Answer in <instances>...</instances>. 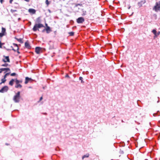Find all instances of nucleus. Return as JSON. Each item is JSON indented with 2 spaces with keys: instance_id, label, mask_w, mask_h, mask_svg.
Listing matches in <instances>:
<instances>
[{
  "instance_id": "1",
  "label": "nucleus",
  "mask_w": 160,
  "mask_h": 160,
  "mask_svg": "<svg viewBox=\"0 0 160 160\" xmlns=\"http://www.w3.org/2000/svg\"><path fill=\"white\" fill-rule=\"evenodd\" d=\"M142 134L143 136V138L141 141V148L144 147L147 145V143L145 140V138H146L147 133L146 132H142Z\"/></svg>"
},
{
  "instance_id": "2",
  "label": "nucleus",
  "mask_w": 160,
  "mask_h": 160,
  "mask_svg": "<svg viewBox=\"0 0 160 160\" xmlns=\"http://www.w3.org/2000/svg\"><path fill=\"white\" fill-rule=\"evenodd\" d=\"M20 92H18L14 96L13 100L15 102L18 103L20 101Z\"/></svg>"
},
{
  "instance_id": "3",
  "label": "nucleus",
  "mask_w": 160,
  "mask_h": 160,
  "mask_svg": "<svg viewBox=\"0 0 160 160\" xmlns=\"http://www.w3.org/2000/svg\"><path fill=\"white\" fill-rule=\"evenodd\" d=\"M152 9L156 12L160 11V1L158 2H156L155 5L153 7Z\"/></svg>"
},
{
  "instance_id": "4",
  "label": "nucleus",
  "mask_w": 160,
  "mask_h": 160,
  "mask_svg": "<svg viewBox=\"0 0 160 160\" xmlns=\"http://www.w3.org/2000/svg\"><path fill=\"white\" fill-rule=\"evenodd\" d=\"M44 26L43 24L41 23H36L34 25L32 29L34 31H36L37 30L39 31V29L38 28H40L41 27H44Z\"/></svg>"
},
{
  "instance_id": "5",
  "label": "nucleus",
  "mask_w": 160,
  "mask_h": 160,
  "mask_svg": "<svg viewBox=\"0 0 160 160\" xmlns=\"http://www.w3.org/2000/svg\"><path fill=\"white\" fill-rule=\"evenodd\" d=\"M43 48L40 47H36L35 52L37 54H39L42 52Z\"/></svg>"
},
{
  "instance_id": "6",
  "label": "nucleus",
  "mask_w": 160,
  "mask_h": 160,
  "mask_svg": "<svg viewBox=\"0 0 160 160\" xmlns=\"http://www.w3.org/2000/svg\"><path fill=\"white\" fill-rule=\"evenodd\" d=\"M8 87L7 86H5L3 87L0 90V92L3 93L4 92H5L7 91L8 90Z\"/></svg>"
},
{
  "instance_id": "7",
  "label": "nucleus",
  "mask_w": 160,
  "mask_h": 160,
  "mask_svg": "<svg viewBox=\"0 0 160 160\" xmlns=\"http://www.w3.org/2000/svg\"><path fill=\"white\" fill-rule=\"evenodd\" d=\"M84 21V19L83 17H79L77 19V22L78 23H82Z\"/></svg>"
},
{
  "instance_id": "8",
  "label": "nucleus",
  "mask_w": 160,
  "mask_h": 160,
  "mask_svg": "<svg viewBox=\"0 0 160 160\" xmlns=\"http://www.w3.org/2000/svg\"><path fill=\"white\" fill-rule=\"evenodd\" d=\"M5 59L3 60V61L4 62H10L9 57L8 56L5 57Z\"/></svg>"
},
{
  "instance_id": "9",
  "label": "nucleus",
  "mask_w": 160,
  "mask_h": 160,
  "mask_svg": "<svg viewBox=\"0 0 160 160\" xmlns=\"http://www.w3.org/2000/svg\"><path fill=\"white\" fill-rule=\"evenodd\" d=\"M28 12L32 14H35L36 12V10L30 8L28 10Z\"/></svg>"
},
{
  "instance_id": "10",
  "label": "nucleus",
  "mask_w": 160,
  "mask_h": 160,
  "mask_svg": "<svg viewBox=\"0 0 160 160\" xmlns=\"http://www.w3.org/2000/svg\"><path fill=\"white\" fill-rule=\"evenodd\" d=\"M32 80L31 78H29L28 77H26L25 78V83L27 84L30 81Z\"/></svg>"
},
{
  "instance_id": "11",
  "label": "nucleus",
  "mask_w": 160,
  "mask_h": 160,
  "mask_svg": "<svg viewBox=\"0 0 160 160\" xmlns=\"http://www.w3.org/2000/svg\"><path fill=\"white\" fill-rule=\"evenodd\" d=\"M25 46L26 48H27L29 49L31 48V47L30 46L28 43L27 42H26L25 43Z\"/></svg>"
},
{
  "instance_id": "12",
  "label": "nucleus",
  "mask_w": 160,
  "mask_h": 160,
  "mask_svg": "<svg viewBox=\"0 0 160 160\" xmlns=\"http://www.w3.org/2000/svg\"><path fill=\"white\" fill-rule=\"evenodd\" d=\"M45 30L47 32V33H49L50 31H51L50 28L48 26H47V28L45 29Z\"/></svg>"
},
{
  "instance_id": "13",
  "label": "nucleus",
  "mask_w": 160,
  "mask_h": 160,
  "mask_svg": "<svg viewBox=\"0 0 160 160\" xmlns=\"http://www.w3.org/2000/svg\"><path fill=\"white\" fill-rule=\"evenodd\" d=\"M2 33L4 34L5 35L6 34V29L5 28L2 27Z\"/></svg>"
},
{
  "instance_id": "14",
  "label": "nucleus",
  "mask_w": 160,
  "mask_h": 160,
  "mask_svg": "<svg viewBox=\"0 0 160 160\" xmlns=\"http://www.w3.org/2000/svg\"><path fill=\"white\" fill-rule=\"evenodd\" d=\"M22 87V86L19 84V83H18V84H16V85L15 86V87L17 88H21Z\"/></svg>"
},
{
  "instance_id": "15",
  "label": "nucleus",
  "mask_w": 160,
  "mask_h": 160,
  "mask_svg": "<svg viewBox=\"0 0 160 160\" xmlns=\"http://www.w3.org/2000/svg\"><path fill=\"white\" fill-rule=\"evenodd\" d=\"M14 81V79H12L9 82V84L11 86H12L13 84V82Z\"/></svg>"
},
{
  "instance_id": "16",
  "label": "nucleus",
  "mask_w": 160,
  "mask_h": 160,
  "mask_svg": "<svg viewBox=\"0 0 160 160\" xmlns=\"http://www.w3.org/2000/svg\"><path fill=\"white\" fill-rule=\"evenodd\" d=\"M89 154L88 153H87L86 155H84L82 157V159H84V158H88V157L89 156Z\"/></svg>"
},
{
  "instance_id": "17",
  "label": "nucleus",
  "mask_w": 160,
  "mask_h": 160,
  "mask_svg": "<svg viewBox=\"0 0 160 160\" xmlns=\"http://www.w3.org/2000/svg\"><path fill=\"white\" fill-rule=\"evenodd\" d=\"M15 39H17L20 43H23V42L22 41V38H15Z\"/></svg>"
},
{
  "instance_id": "18",
  "label": "nucleus",
  "mask_w": 160,
  "mask_h": 160,
  "mask_svg": "<svg viewBox=\"0 0 160 160\" xmlns=\"http://www.w3.org/2000/svg\"><path fill=\"white\" fill-rule=\"evenodd\" d=\"M6 81V79H5L4 78L2 79H1V81H2V82L0 83V85H1L2 83H4Z\"/></svg>"
},
{
  "instance_id": "19",
  "label": "nucleus",
  "mask_w": 160,
  "mask_h": 160,
  "mask_svg": "<svg viewBox=\"0 0 160 160\" xmlns=\"http://www.w3.org/2000/svg\"><path fill=\"white\" fill-rule=\"evenodd\" d=\"M152 32L154 34L156 37H157V31L155 29H153L152 31Z\"/></svg>"
},
{
  "instance_id": "20",
  "label": "nucleus",
  "mask_w": 160,
  "mask_h": 160,
  "mask_svg": "<svg viewBox=\"0 0 160 160\" xmlns=\"http://www.w3.org/2000/svg\"><path fill=\"white\" fill-rule=\"evenodd\" d=\"M15 82L16 84H18V83H21L22 82V81H19L17 79L16 80Z\"/></svg>"
},
{
  "instance_id": "21",
  "label": "nucleus",
  "mask_w": 160,
  "mask_h": 160,
  "mask_svg": "<svg viewBox=\"0 0 160 160\" xmlns=\"http://www.w3.org/2000/svg\"><path fill=\"white\" fill-rule=\"evenodd\" d=\"M40 18L39 17L38 18L36 19V22L37 23H39L40 22Z\"/></svg>"
},
{
  "instance_id": "22",
  "label": "nucleus",
  "mask_w": 160,
  "mask_h": 160,
  "mask_svg": "<svg viewBox=\"0 0 160 160\" xmlns=\"http://www.w3.org/2000/svg\"><path fill=\"white\" fill-rule=\"evenodd\" d=\"M10 70L9 68H7L6 70V71L5 72V73H6L7 72H10Z\"/></svg>"
},
{
  "instance_id": "23",
  "label": "nucleus",
  "mask_w": 160,
  "mask_h": 160,
  "mask_svg": "<svg viewBox=\"0 0 160 160\" xmlns=\"http://www.w3.org/2000/svg\"><path fill=\"white\" fill-rule=\"evenodd\" d=\"M46 3L47 6H48L49 4V3L48 1V0H46Z\"/></svg>"
},
{
  "instance_id": "24",
  "label": "nucleus",
  "mask_w": 160,
  "mask_h": 160,
  "mask_svg": "<svg viewBox=\"0 0 160 160\" xmlns=\"http://www.w3.org/2000/svg\"><path fill=\"white\" fill-rule=\"evenodd\" d=\"M70 36H73L74 35V32H71L69 33Z\"/></svg>"
},
{
  "instance_id": "25",
  "label": "nucleus",
  "mask_w": 160,
  "mask_h": 160,
  "mask_svg": "<svg viewBox=\"0 0 160 160\" xmlns=\"http://www.w3.org/2000/svg\"><path fill=\"white\" fill-rule=\"evenodd\" d=\"M5 35L4 34H3V33H0V37H3V36Z\"/></svg>"
},
{
  "instance_id": "26",
  "label": "nucleus",
  "mask_w": 160,
  "mask_h": 160,
  "mask_svg": "<svg viewBox=\"0 0 160 160\" xmlns=\"http://www.w3.org/2000/svg\"><path fill=\"white\" fill-rule=\"evenodd\" d=\"M13 45H14L15 46H16V47L17 49L18 50L19 48H18V47L17 44H16L14 43Z\"/></svg>"
},
{
  "instance_id": "27",
  "label": "nucleus",
  "mask_w": 160,
  "mask_h": 160,
  "mask_svg": "<svg viewBox=\"0 0 160 160\" xmlns=\"http://www.w3.org/2000/svg\"><path fill=\"white\" fill-rule=\"evenodd\" d=\"M15 75L16 73H13L11 74V75L12 76H14Z\"/></svg>"
},
{
  "instance_id": "28",
  "label": "nucleus",
  "mask_w": 160,
  "mask_h": 160,
  "mask_svg": "<svg viewBox=\"0 0 160 160\" xmlns=\"http://www.w3.org/2000/svg\"><path fill=\"white\" fill-rule=\"evenodd\" d=\"M8 65V64H2V66H4V67H7V66Z\"/></svg>"
},
{
  "instance_id": "29",
  "label": "nucleus",
  "mask_w": 160,
  "mask_h": 160,
  "mask_svg": "<svg viewBox=\"0 0 160 160\" xmlns=\"http://www.w3.org/2000/svg\"><path fill=\"white\" fill-rule=\"evenodd\" d=\"M10 72H8L6 73V74L5 75H6V76H8L10 74Z\"/></svg>"
},
{
  "instance_id": "30",
  "label": "nucleus",
  "mask_w": 160,
  "mask_h": 160,
  "mask_svg": "<svg viewBox=\"0 0 160 160\" xmlns=\"http://www.w3.org/2000/svg\"><path fill=\"white\" fill-rule=\"evenodd\" d=\"M79 78L80 80H81V82L82 83V79L83 78H82V77H80Z\"/></svg>"
},
{
  "instance_id": "31",
  "label": "nucleus",
  "mask_w": 160,
  "mask_h": 160,
  "mask_svg": "<svg viewBox=\"0 0 160 160\" xmlns=\"http://www.w3.org/2000/svg\"><path fill=\"white\" fill-rule=\"evenodd\" d=\"M145 2V1L144 0L143 1H141V3L142 4H144Z\"/></svg>"
},
{
  "instance_id": "32",
  "label": "nucleus",
  "mask_w": 160,
  "mask_h": 160,
  "mask_svg": "<svg viewBox=\"0 0 160 160\" xmlns=\"http://www.w3.org/2000/svg\"><path fill=\"white\" fill-rule=\"evenodd\" d=\"M6 68H2V71H6Z\"/></svg>"
},
{
  "instance_id": "33",
  "label": "nucleus",
  "mask_w": 160,
  "mask_h": 160,
  "mask_svg": "<svg viewBox=\"0 0 160 160\" xmlns=\"http://www.w3.org/2000/svg\"><path fill=\"white\" fill-rule=\"evenodd\" d=\"M3 44V43H1L0 42V48H2V46Z\"/></svg>"
},
{
  "instance_id": "34",
  "label": "nucleus",
  "mask_w": 160,
  "mask_h": 160,
  "mask_svg": "<svg viewBox=\"0 0 160 160\" xmlns=\"http://www.w3.org/2000/svg\"><path fill=\"white\" fill-rule=\"evenodd\" d=\"M120 152L121 153V154H123V151L122 150H120Z\"/></svg>"
},
{
  "instance_id": "35",
  "label": "nucleus",
  "mask_w": 160,
  "mask_h": 160,
  "mask_svg": "<svg viewBox=\"0 0 160 160\" xmlns=\"http://www.w3.org/2000/svg\"><path fill=\"white\" fill-rule=\"evenodd\" d=\"M160 34V32H159L157 33V37Z\"/></svg>"
},
{
  "instance_id": "36",
  "label": "nucleus",
  "mask_w": 160,
  "mask_h": 160,
  "mask_svg": "<svg viewBox=\"0 0 160 160\" xmlns=\"http://www.w3.org/2000/svg\"><path fill=\"white\" fill-rule=\"evenodd\" d=\"M13 0H10L9 1L10 3H12Z\"/></svg>"
},
{
  "instance_id": "37",
  "label": "nucleus",
  "mask_w": 160,
  "mask_h": 160,
  "mask_svg": "<svg viewBox=\"0 0 160 160\" xmlns=\"http://www.w3.org/2000/svg\"><path fill=\"white\" fill-rule=\"evenodd\" d=\"M7 76H6L5 75H4V78H3L6 79V78L7 77Z\"/></svg>"
},
{
  "instance_id": "38",
  "label": "nucleus",
  "mask_w": 160,
  "mask_h": 160,
  "mask_svg": "<svg viewBox=\"0 0 160 160\" xmlns=\"http://www.w3.org/2000/svg\"><path fill=\"white\" fill-rule=\"evenodd\" d=\"M42 97H41L40 98V101H41V100H42Z\"/></svg>"
},
{
  "instance_id": "39",
  "label": "nucleus",
  "mask_w": 160,
  "mask_h": 160,
  "mask_svg": "<svg viewBox=\"0 0 160 160\" xmlns=\"http://www.w3.org/2000/svg\"><path fill=\"white\" fill-rule=\"evenodd\" d=\"M2 68L1 69H0V73H1L2 72Z\"/></svg>"
},
{
  "instance_id": "40",
  "label": "nucleus",
  "mask_w": 160,
  "mask_h": 160,
  "mask_svg": "<svg viewBox=\"0 0 160 160\" xmlns=\"http://www.w3.org/2000/svg\"><path fill=\"white\" fill-rule=\"evenodd\" d=\"M24 1L27 2H29V0H24Z\"/></svg>"
},
{
  "instance_id": "41",
  "label": "nucleus",
  "mask_w": 160,
  "mask_h": 160,
  "mask_svg": "<svg viewBox=\"0 0 160 160\" xmlns=\"http://www.w3.org/2000/svg\"><path fill=\"white\" fill-rule=\"evenodd\" d=\"M65 77H69V76H68V75H66V76H65Z\"/></svg>"
},
{
  "instance_id": "42",
  "label": "nucleus",
  "mask_w": 160,
  "mask_h": 160,
  "mask_svg": "<svg viewBox=\"0 0 160 160\" xmlns=\"http://www.w3.org/2000/svg\"><path fill=\"white\" fill-rule=\"evenodd\" d=\"M45 25H46V26L47 27V26H48V24H47V23H45Z\"/></svg>"
},
{
  "instance_id": "43",
  "label": "nucleus",
  "mask_w": 160,
  "mask_h": 160,
  "mask_svg": "<svg viewBox=\"0 0 160 160\" xmlns=\"http://www.w3.org/2000/svg\"><path fill=\"white\" fill-rule=\"evenodd\" d=\"M45 30V29H43L42 31V32H43Z\"/></svg>"
},
{
  "instance_id": "44",
  "label": "nucleus",
  "mask_w": 160,
  "mask_h": 160,
  "mask_svg": "<svg viewBox=\"0 0 160 160\" xmlns=\"http://www.w3.org/2000/svg\"><path fill=\"white\" fill-rule=\"evenodd\" d=\"M12 50L14 51H15L16 50L14 49H12Z\"/></svg>"
},
{
  "instance_id": "45",
  "label": "nucleus",
  "mask_w": 160,
  "mask_h": 160,
  "mask_svg": "<svg viewBox=\"0 0 160 160\" xmlns=\"http://www.w3.org/2000/svg\"><path fill=\"white\" fill-rule=\"evenodd\" d=\"M12 50L14 51H15L16 50L14 49H12Z\"/></svg>"
},
{
  "instance_id": "46",
  "label": "nucleus",
  "mask_w": 160,
  "mask_h": 160,
  "mask_svg": "<svg viewBox=\"0 0 160 160\" xmlns=\"http://www.w3.org/2000/svg\"><path fill=\"white\" fill-rule=\"evenodd\" d=\"M142 119H143V118H144V116H142Z\"/></svg>"
},
{
  "instance_id": "47",
  "label": "nucleus",
  "mask_w": 160,
  "mask_h": 160,
  "mask_svg": "<svg viewBox=\"0 0 160 160\" xmlns=\"http://www.w3.org/2000/svg\"><path fill=\"white\" fill-rule=\"evenodd\" d=\"M0 1H1V2H2V0H0Z\"/></svg>"
},
{
  "instance_id": "48",
  "label": "nucleus",
  "mask_w": 160,
  "mask_h": 160,
  "mask_svg": "<svg viewBox=\"0 0 160 160\" xmlns=\"http://www.w3.org/2000/svg\"><path fill=\"white\" fill-rule=\"evenodd\" d=\"M29 88H31V87H29Z\"/></svg>"
},
{
  "instance_id": "49",
  "label": "nucleus",
  "mask_w": 160,
  "mask_h": 160,
  "mask_svg": "<svg viewBox=\"0 0 160 160\" xmlns=\"http://www.w3.org/2000/svg\"><path fill=\"white\" fill-rule=\"evenodd\" d=\"M130 8V7H129L128 8L129 9Z\"/></svg>"
}]
</instances>
